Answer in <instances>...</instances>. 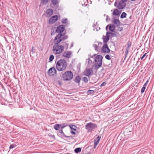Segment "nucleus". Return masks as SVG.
<instances>
[{"label":"nucleus","instance_id":"47","mask_svg":"<svg viewBox=\"0 0 154 154\" xmlns=\"http://www.w3.org/2000/svg\"><path fill=\"white\" fill-rule=\"evenodd\" d=\"M71 133L74 134H75V133L72 131H71Z\"/></svg>","mask_w":154,"mask_h":154},{"label":"nucleus","instance_id":"31","mask_svg":"<svg viewBox=\"0 0 154 154\" xmlns=\"http://www.w3.org/2000/svg\"><path fill=\"white\" fill-rule=\"evenodd\" d=\"M82 80L85 83H87L88 81V79L86 77H83Z\"/></svg>","mask_w":154,"mask_h":154},{"label":"nucleus","instance_id":"27","mask_svg":"<svg viewBox=\"0 0 154 154\" xmlns=\"http://www.w3.org/2000/svg\"><path fill=\"white\" fill-rule=\"evenodd\" d=\"M81 149L79 147L76 148L75 149L74 151L76 153H78L81 151Z\"/></svg>","mask_w":154,"mask_h":154},{"label":"nucleus","instance_id":"40","mask_svg":"<svg viewBox=\"0 0 154 154\" xmlns=\"http://www.w3.org/2000/svg\"><path fill=\"white\" fill-rule=\"evenodd\" d=\"M65 45L64 46V48H66V49H67L68 47V44L66 43H65Z\"/></svg>","mask_w":154,"mask_h":154},{"label":"nucleus","instance_id":"26","mask_svg":"<svg viewBox=\"0 0 154 154\" xmlns=\"http://www.w3.org/2000/svg\"><path fill=\"white\" fill-rule=\"evenodd\" d=\"M127 14L125 12H123L122 13L120 17L122 19H123L125 18L126 17V15Z\"/></svg>","mask_w":154,"mask_h":154},{"label":"nucleus","instance_id":"16","mask_svg":"<svg viewBox=\"0 0 154 154\" xmlns=\"http://www.w3.org/2000/svg\"><path fill=\"white\" fill-rule=\"evenodd\" d=\"M59 133H60L59 134L61 137L67 138H70L72 137V136H66L63 133L62 130H59Z\"/></svg>","mask_w":154,"mask_h":154},{"label":"nucleus","instance_id":"33","mask_svg":"<svg viewBox=\"0 0 154 154\" xmlns=\"http://www.w3.org/2000/svg\"><path fill=\"white\" fill-rule=\"evenodd\" d=\"M110 35H111V37H116L117 36L116 33H113L112 32H110Z\"/></svg>","mask_w":154,"mask_h":154},{"label":"nucleus","instance_id":"3","mask_svg":"<svg viewBox=\"0 0 154 154\" xmlns=\"http://www.w3.org/2000/svg\"><path fill=\"white\" fill-rule=\"evenodd\" d=\"M62 77L64 81H69L73 78V75L71 71H67L62 74Z\"/></svg>","mask_w":154,"mask_h":154},{"label":"nucleus","instance_id":"28","mask_svg":"<svg viewBox=\"0 0 154 154\" xmlns=\"http://www.w3.org/2000/svg\"><path fill=\"white\" fill-rule=\"evenodd\" d=\"M68 20L66 18L63 19L62 20V23H63L66 24L67 23Z\"/></svg>","mask_w":154,"mask_h":154},{"label":"nucleus","instance_id":"18","mask_svg":"<svg viewBox=\"0 0 154 154\" xmlns=\"http://www.w3.org/2000/svg\"><path fill=\"white\" fill-rule=\"evenodd\" d=\"M91 70L90 69H88L84 72V74L85 75L89 77L91 74Z\"/></svg>","mask_w":154,"mask_h":154},{"label":"nucleus","instance_id":"24","mask_svg":"<svg viewBox=\"0 0 154 154\" xmlns=\"http://www.w3.org/2000/svg\"><path fill=\"white\" fill-rule=\"evenodd\" d=\"M69 127L72 130L75 131L76 130V127L75 125H69Z\"/></svg>","mask_w":154,"mask_h":154},{"label":"nucleus","instance_id":"39","mask_svg":"<svg viewBox=\"0 0 154 154\" xmlns=\"http://www.w3.org/2000/svg\"><path fill=\"white\" fill-rule=\"evenodd\" d=\"M31 52L32 53H34L35 52V48L33 47H32V48Z\"/></svg>","mask_w":154,"mask_h":154},{"label":"nucleus","instance_id":"1","mask_svg":"<svg viewBox=\"0 0 154 154\" xmlns=\"http://www.w3.org/2000/svg\"><path fill=\"white\" fill-rule=\"evenodd\" d=\"M61 40L57 41L54 40V44L53 46L52 51L55 54H59L62 53L64 49V47L59 44Z\"/></svg>","mask_w":154,"mask_h":154},{"label":"nucleus","instance_id":"15","mask_svg":"<svg viewBox=\"0 0 154 154\" xmlns=\"http://www.w3.org/2000/svg\"><path fill=\"white\" fill-rule=\"evenodd\" d=\"M100 137L99 136H98L97 138V139H95L94 141V148L95 149L96 147V146L98 145V144L99 141L100 140Z\"/></svg>","mask_w":154,"mask_h":154},{"label":"nucleus","instance_id":"38","mask_svg":"<svg viewBox=\"0 0 154 154\" xmlns=\"http://www.w3.org/2000/svg\"><path fill=\"white\" fill-rule=\"evenodd\" d=\"M146 88L144 87L143 86L141 89V92L142 93L144 92L145 90V89Z\"/></svg>","mask_w":154,"mask_h":154},{"label":"nucleus","instance_id":"42","mask_svg":"<svg viewBox=\"0 0 154 154\" xmlns=\"http://www.w3.org/2000/svg\"><path fill=\"white\" fill-rule=\"evenodd\" d=\"M148 82V80H147L146 81V82L145 83V84H144L143 86L144 87H145L146 88Z\"/></svg>","mask_w":154,"mask_h":154},{"label":"nucleus","instance_id":"10","mask_svg":"<svg viewBox=\"0 0 154 154\" xmlns=\"http://www.w3.org/2000/svg\"><path fill=\"white\" fill-rule=\"evenodd\" d=\"M66 126L65 123H63L60 124H56L54 126V128L56 130H57L59 128L63 129Z\"/></svg>","mask_w":154,"mask_h":154},{"label":"nucleus","instance_id":"56","mask_svg":"<svg viewBox=\"0 0 154 154\" xmlns=\"http://www.w3.org/2000/svg\"><path fill=\"white\" fill-rule=\"evenodd\" d=\"M90 154L89 153H87V154Z\"/></svg>","mask_w":154,"mask_h":154},{"label":"nucleus","instance_id":"29","mask_svg":"<svg viewBox=\"0 0 154 154\" xmlns=\"http://www.w3.org/2000/svg\"><path fill=\"white\" fill-rule=\"evenodd\" d=\"M127 47L126 48L130 49V47L131 46V43L130 41H128L127 44Z\"/></svg>","mask_w":154,"mask_h":154},{"label":"nucleus","instance_id":"14","mask_svg":"<svg viewBox=\"0 0 154 154\" xmlns=\"http://www.w3.org/2000/svg\"><path fill=\"white\" fill-rule=\"evenodd\" d=\"M72 54V52L71 51H67L64 52L62 56L66 58H70Z\"/></svg>","mask_w":154,"mask_h":154},{"label":"nucleus","instance_id":"4","mask_svg":"<svg viewBox=\"0 0 154 154\" xmlns=\"http://www.w3.org/2000/svg\"><path fill=\"white\" fill-rule=\"evenodd\" d=\"M103 57L101 55H98L95 57L94 61L96 63L95 66L97 68H99L101 67L102 64Z\"/></svg>","mask_w":154,"mask_h":154},{"label":"nucleus","instance_id":"25","mask_svg":"<svg viewBox=\"0 0 154 154\" xmlns=\"http://www.w3.org/2000/svg\"><path fill=\"white\" fill-rule=\"evenodd\" d=\"M51 2L53 5H56L58 3V0H51Z\"/></svg>","mask_w":154,"mask_h":154},{"label":"nucleus","instance_id":"41","mask_svg":"<svg viewBox=\"0 0 154 154\" xmlns=\"http://www.w3.org/2000/svg\"><path fill=\"white\" fill-rule=\"evenodd\" d=\"M129 49L126 48V51H125V54H126V56H127V55L128 54V51H129Z\"/></svg>","mask_w":154,"mask_h":154},{"label":"nucleus","instance_id":"51","mask_svg":"<svg viewBox=\"0 0 154 154\" xmlns=\"http://www.w3.org/2000/svg\"><path fill=\"white\" fill-rule=\"evenodd\" d=\"M109 26V25H108L106 27V30H107V27L108 26Z\"/></svg>","mask_w":154,"mask_h":154},{"label":"nucleus","instance_id":"9","mask_svg":"<svg viewBox=\"0 0 154 154\" xmlns=\"http://www.w3.org/2000/svg\"><path fill=\"white\" fill-rule=\"evenodd\" d=\"M58 17L57 15L53 16L49 19L48 23L50 24L54 23L58 20Z\"/></svg>","mask_w":154,"mask_h":154},{"label":"nucleus","instance_id":"54","mask_svg":"<svg viewBox=\"0 0 154 154\" xmlns=\"http://www.w3.org/2000/svg\"><path fill=\"white\" fill-rule=\"evenodd\" d=\"M131 16H130V17H129V18L131 19Z\"/></svg>","mask_w":154,"mask_h":154},{"label":"nucleus","instance_id":"32","mask_svg":"<svg viewBox=\"0 0 154 154\" xmlns=\"http://www.w3.org/2000/svg\"><path fill=\"white\" fill-rule=\"evenodd\" d=\"M48 2V0H41V3L44 4H46Z\"/></svg>","mask_w":154,"mask_h":154},{"label":"nucleus","instance_id":"49","mask_svg":"<svg viewBox=\"0 0 154 154\" xmlns=\"http://www.w3.org/2000/svg\"><path fill=\"white\" fill-rule=\"evenodd\" d=\"M73 46V45L72 44H71V48Z\"/></svg>","mask_w":154,"mask_h":154},{"label":"nucleus","instance_id":"6","mask_svg":"<svg viewBox=\"0 0 154 154\" xmlns=\"http://www.w3.org/2000/svg\"><path fill=\"white\" fill-rule=\"evenodd\" d=\"M68 36L66 35L65 33L64 32L61 33L58 35L55 38L54 40L57 41L61 40V42L63 40H66L67 39Z\"/></svg>","mask_w":154,"mask_h":154},{"label":"nucleus","instance_id":"11","mask_svg":"<svg viewBox=\"0 0 154 154\" xmlns=\"http://www.w3.org/2000/svg\"><path fill=\"white\" fill-rule=\"evenodd\" d=\"M97 44H94L93 47L94 48V49L96 51H99L100 49L101 46L102 45V43L100 42H97Z\"/></svg>","mask_w":154,"mask_h":154},{"label":"nucleus","instance_id":"20","mask_svg":"<svg viewBox=\"0 0 154 154\" xmlns=\"http://www.w3.org/2000/svg\"><path fill=\"white\" fill-rule=\"evenodd\" d=\"M81 80V78L78 75L74 79V81L78 83H79L80 82Z\"/></svg>","mask_w":154,"mask_h":154},{"label":"nucleus","instance_id":"12","mask_svg":"<svg viewBox=\"0 0 154 154\" xmlns=\"http://www.w3.org/2000/svg\"><path fill=\"white\" fill-rule=\"evenodd\" d=\"M126 6V4L125 2L122 1L119 2L117 5V8L119 9L124 8Z\"/></svg>","mask_w":154,"mask_h":154},{"label":"nucleus","instance_id":"50","mask_svg":"<svg viewBox=\"0 0 154 154\" xmlns=\"http://www.w3.org/2000/svg\"><path fill=\"white\" fill-rule=\"evenodd\" d=\"M108 16H107L106 17V20H107Z\"/></svg>","mask_w":154,"mask_h":154},{"label":"nucleus","instance_id":"35","mask_svg":"<svg viewBox=\"0 0 154 154\" xmlns=\"http://www.w3.org/2000/svg\"><path fill=\"white\" fill-rule=\"evenodd\" d=\"M16 147V145L14 144H12L11 145L9 146V149H10L15 148Z\"/></svg>","mask_w":154,"mask_h":154},{"label":"nucleus","instance_id":"46","mask_svg":"<svg viewBox=\"0 0 154 154\" xmlns=\"http://www.w3.org/2000/svg\"><path fill=\"white\" fill-rule=\"evenodd\" d=\"M117 2L116 1L115 2V3H114V6H117Z\"/></svg>","mask_w":154,"mask_h":154},{"label":"nucleus","instance_id":"34","mask_svg":"<svg viewBox=\"0 0 154 154\" xmlns=\"http://www.w3.org/2000/svg\"><path fill=\"white\" fill-rule=\"evenodd\" d=\"M88 93L90 94H92L94 93V91L92 90H89L88 91Z\"/></svg>","mask_w":154,"mask_h":154},{"label":"nucleus","instance_id":"36","mask_svg":"<svg viewBox=\"0 0 154 154\" xmlns=\"http://www.w3.org/2000/svg\"><path fill=\"white\" fill-rule=\"evenodd\" d=\"M105 58L107 59V60H110V59H111V58H110V56H109V55H106L105 57Z\"/></svg>","mask_w":154,"mask_h":154},{"label":"nucleus","instance_id":"53","mask_svg":"<svg viewBox=\"0 0 154 154\" xmlns=\"http://www.w3.org/2000/svg\"><path fill=\"white\" fill-rule=\"evenodd\" d=\"M94 26H95V24H94L93 25V27H94Z\"/></svg>","mask_w":154,"mask_h":154},{"label":"nucleus","instance_id":"7","mask_svg":"<svg viewBox=\"0 0 154 154\" xmlns=\"http://www.w3.org/2000/svg\"><path fill=\"white\" fill-rule=\"evenodd\" d=\"M101 51L103 53H109L110 50L109 48L108 45L106 44H104L102 47Z\"/></svg>","mask_w":154,"mask_h":154},{"label":"nucleus","instance_id":"17","mask_svg":"<svg viewBox=\"0 0 154 154\" xmlns=\"http://www.w3.org/2000/svg\"><path fill=\"white\" fill-rule=\"evenodd\" d=\"M53 10L51 9H48L47 10L46 13L49 17L51 16L53 14Z\"/></svg>","mask_w":154,"mask_h":154},{"label":"nucleus","instance_id":"2","mask_svg":"<svg viewBox=\"0 0 154 154\" xmlns=\"http://www.w3.org/2000/svg\"><path fill=\"white\" fill-rule=\"evenodd\" d=\"M67 65V63L65 60L60 59L56 64V69L59 71H63L66 69Z\"/></svg>","mask_w":154,"mask_h":154},{"label":"nucleus","instance_id":"22","mask_svg":"<svg viewBox=\"0 0 154 154\" xmlns=\"http://www.w3.org/2000/svg\"><path fill=\"white\" fill-rule=\"evenodd\" d=\"M108 37H106V36H103V42L105 44H106L109 40Z\"/></svg>","mask_w":154,"mask_h":154},{"label":"nucleus","instance_id":"55","mask_svg":"<svg viewBox=\"0 0 154 154\" xmlns=\"http://www.w3.org/2000/svg\"><path fill=\"white\" fill-rule=\"evenodd\" d=\"M122 0L123 1V0ZM125 0L124 2H125L126 1H127V0Z\"/></svg>","mask_w":154,"mask_h":154},{"label":"nucleus","instance_id":"45","mask_svg":"<svg viewBox=\"0 0 154 154\" xmlns=\"http://www.w3.org/2000/svg\"><path fill=\"white\" fill-rule=\"evenodd\" d=\"M88 64H89L90 63H92V61L89 59H88Z\"/></svg>","mask_w":154,"mask_h":154},{"label":"nucleus","instance_id":"5","mask_svg":"<svg viewBox=\"0 0 154 154\" xmlns=\"http://www.w3.org/2000/svg\"><path fill=\"white\" fill-rule=\"evenodd\" d=\"M97 125L94 124L92 122H90L86 124L85 126V128L88 130V132H92V130L93 129L97 128Z\"/></svg>","mask_w":154,"mask_h":154},{"label":"nucleus","instance_id":"23","mask_svg":"<svg viewBox=\"0 0 154 154\" xmlns=\"http://www.w3.org/2000/svg\"><path fill=\"white\" fill-rule=\"evenodd\" d=\"M113 23L118 26L120 25V22L119 20L116 19L114 20Z\"/></svg>","mask_w":154,"mask_h":154},{"label":"nucleus","instance_id":"37","mask_svg":"<svg viewBox=\"0 0 154 154\" xmlns=\"http://www.w3.org/2000/svg\"><path fill=\"white\" fill-rule=\"evenodd\" d=\"M110 32H107L106 33V37H108V38L109 39V37H110Z\"/></svg>","mask_w":154,"mask_h":154},{"label":"nucleus","instance_id":"21","mask_svg":"<svg viewBox=\"0 0 154 154\" xmlns=\"http://www.w3.org/2000/svg\"><path fill=\"white\" fill-rule=\"evenodd\" d=\"M115 26L113 25H110L109 26V30L111 32H113L114 31Z\"/></svg>","mask_w":154,"mask_h":154},{"label":"nucleus","instance_id":"8","mask_svg":"<svg viewBox=\"0 0 154 154\" xmlns=\"http://www.w3.org/2000/svg\"><path fill=\"white\" fill-rule=\"evenodd\" d=\"M56 74V71L55 68L52 67L48 70V74L50 76L54 75Z\"/></svg>","mask_w":154,"mask_h":154},{"label":"nucleus","instance_id":"30","mask_svg":"<svg viewBox=\"0 0 154 154\" xmlns=\"http://www.w3.org/2000/svg\"><path fill=\"white\" fill-rule=\"evenodd\" d=\"M54 58V56L53 55H51L50 56L49 58V62H51L52 61Z\"/></svg>","mask_w":154,"mask_h":154},{"label":"nucleus","instance_id":"19","mask_svg":"<svg viewBox=\"0 0 154 154\" xmlns=\"http://www.w3.org/2000/svg\"><path fill=\"white\" fill-rule=\"evenodd\" d=\"M120 13L119 10L117 9H114L112 13V14L115 16H118L119 15Z\"/></svg>","mask_w":154,"mask_h":154},{"label":"nucleus","instance_id":"44","mask_svg":"<svg viewBox=\"0 0 154 154\" xmlns=\"http://www.w3.org/2000/svg\"><path fill=\"white\" fill-rule=\"evenodd\" d=\"M147 54L146 53H145L142 56V57L141 58V60H143V58Z\"/></svg>","mask_w":154,"mask_h":154},{"label":"nucleus","instance_id":"48","mask_svg":"<svg viewBox=\"0 0 154 154\" xmlns=\"http://www.w3.org/2000/svg\"><path fill=\"white\" fill-rule=\"evenodd\" d=\"M51 137L54 138V135H51Z\"/></svg>","mask_w":154,"mask_h":154},{"label":"nucleus","instance_id":"52","mask_svg":"<svg viewBox=\"0 0 154 154\" xmlns=\"http://www.w3.org/2000/svg\"><path fill=\"white\" fill-rule=\"evenodd\" d=\"M111 1V2H112L113 1V0H110Z\"/></svg>","mask_w":154,"mask_h":154},{"label":"nucleus","instance_id":"13","mask_svg":"<svg viewBox=\"0 0 154 154\" xmlns=\"http://www.w3.org/2000/svg\"><path fill=\"white\" fill-rule=\"evenodd\" d=\"M65 29V27L63 25H60L56 29V32L58 33H61L63 32Z\"/></svg>","mask_w":154,"mask_h":154},{"label":"nucleus","instance_id":"43","mask_svg":"<svg viewBox=\"0 0 154 154\" xmlns=\"http://www.w3.org/2000/svg\"><path fill=\"white\" fill-rule=\"evenodd\" d=\"M106 84V82H104L100 85V86L102 87L103 86L105 85Z\"/></svg>","mask_w":154,"mask_h":154}]
</instances>
